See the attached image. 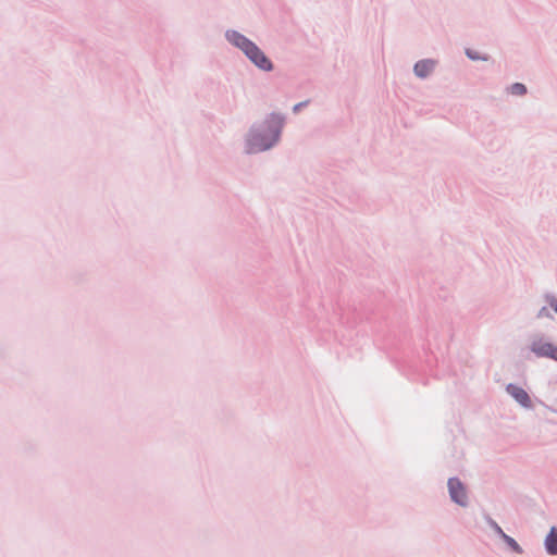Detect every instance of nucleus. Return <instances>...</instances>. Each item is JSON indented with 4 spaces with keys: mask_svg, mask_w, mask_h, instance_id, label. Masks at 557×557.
<instances>
[{
    "mask_svg": "<svg viewBox=\"0 0 557 557\" xmlns=\"http://www.w3.org/2000/svg\"><path fill=\"white\" fill-rule=\"evenodd\" d=\"M277 139V135L270 141H265L263 140L262 138H260V136L258 134H251L249 140H248V152L249 153H255V152H259V151H263V150H267L269 148H271L274 144V141H276Z\"/></svg>",
    "mask_w": 557,
    "mask_h": 557,
    "instance_id": "7ed1b4c3",
    "label": "nucleus"
},
{
    "mask_svg": "<svg viewBox=\"0 0 557 557\" xmlns=\"http://www.w3.org/2000/svg\"><path fill=\"white\" fill-rule=\"evenodd\" d=\"M496 531H497V533L500 534L502 537H503V534H505L504 531L498 525H496Z\"/></svg>",
    "mask_w": 557,
    "mask_h": 557,
    "instance_id": "f8f14e48",
    "label": "nucleus"
},
{
    "mask_svg": "<svg viewBox=\"0 0 557 557\" xmlns=\"http://www.w3.org/2000/svg\"><path fill=\"white\" fill-rule=\"evenodd\" d=\"M510 91L512 95L521 96L527 92V88L523 84L515 83L513 85H511Z\"/></svg>",
    "mask_w": 557,
    "mask_h": 557,
    "instance_id": "6e6552de",
    "label": "nucleus"
},
{
    "mask_svg": "<svg viewBox=\"0 0 557 557\" xmlns=\"http://www.w3.org/2000/svg\"><path fill=\"white\" fill-rule=\"evenodd\" d=\"M552 359L557 361V347L555 348V351H554V354L552 356Z\"/></svg>",
    "mask_w": 557,
    "mask_h": 557,
    "instance_id": "4468645a",
    "label": "nucleus"
},
{
    "mask_svg": "<svg viewBox=\"0 0 557 557\" xmlns=\"http://www.w3.org/2000/svg\"><path fill=\"white\" fill-rule=\"evenodd\" d=\"M467 55L472 59V60H479L480 57L475 53V52H472L471 50H467Z\"/></svg>",
    "mask_w": 557,
    "mask_h": 557,
    "instance_id": "9d476101",
    "label": "nucleus"
},
{
    "mask_svg": "<svg viewBox=\"0 0 557 557\" xmlns=\"http://www.w3.org/2000/svg\"><path fill=\"white\" fill-rule=\"evenodd\" d=\"M435 63L431 60H422L416 63L414 73L419 77H426L434 69Z\"/></svg>",
    "mask_w": 557,
    "mask_h": 557,
    "instance_id": "423d86ee",
    "label": "nucleus"
},
{
    "mask_svg": "<svg viewBox=\"0 0 557 557\" xmlns=\"http://www.w3.org/2000/svg\"><path fill=\"white\" fill-rule=\"evenodd\" d=\"M506 389L521 406L527 408L531 406L530 397L523 388L509 384Z\"/></svg>",
    "mask_w": 557,
    "mask_h": 557,
    "instance_id": "39448f33",
    "label": "nucleus"
},
{
    "mask_svg": "<svg viewBox=\"0 0 557 557\" xmlns=\"http://www.w3.org/2000/svg\"><path fill=\"white\" fill-rule=\"evenodd\" d=\"M302 106V103H298L295 106L294 110L297 111L300 107Z\"/></svg>",
    "mask_w": 557,
    "mask_h": 557,
    "instance_id": "2eb2a0df",
    "label": "nucleus"
},
{
    "mask_svg": "<svg viewBox=\"0 0 557 557\" xmlns=\"http://www.w3.org/2000/svg\"><path fill=\"white\" fill-rule=\"evenodd\" d=\"M555 346L550 343L544 342L542 339H536L532 342L531 350L539 357H548L552 358Z\"/></svg>",
    "mask_w": 557,
    "mask_h": 557,
    "instance_id": "20e7f679",
    "label": "nucleus"
},
{
    "mask_svg": "<svg viewBox=\"0 0 557 557\" xmlns=\"http://www.w3.org/2000/svg\"><path fill=\"white\" fill-rule=\"evenodd\" d=\"M503 539L515 552H517V553L522 552L519 544L512 537L508 536L507 534H503Z\"/></svg>",
    "mask_w": 557,
    "mask_h": 557,
    "instance_id": "1a4fd4ad",
    "label": "nucleus"
},
{
    "mask_svg": "<svg viewBox=\"0 0 557 557\" xmlns=\"http://www.w3.org/2000/svg\"><path fill=\"white\" fill-rule=\"evenodd\" d=\"M546 314V309L543 308L540 312H539V317H543Z\"/></svg>",
    "mask_w": 557,
    "mask_h": 557,
    "instance_id": "ddd939ff",
    "label": "nucleus"
},
{
    "mask_svg": "<svg viewBox=\"0 0 557 557\" xmlns=\"http://www.w3.org/2000/svg\"><path fill=\"white\" fill-rule=\"evenodd\" d=\"M448 490L451 499L461 505L465 506L467 504V492L463 486V484L458 479H449L448 481Z\"/></svg>",
    "mask_w": 557,
    "mask_h": 557,
    "instance_id": "f03ea898",
    "label": "nucleus"
},
{
    "mask_svg": "<svg viewBox=\"0 0 557 557\" xmlns=\"http://www.w3.org/2000/svg\"><path fill=\"white\" fill-rule=\"evenodd\" d=\"M227 39L240 48L245 54L260 69L264 71L272 70L271 61L264 53L249 39L237 32L227 33Z\"/></svg>",
    "mask_w": 557,
    "mask_h": 557,
    "instance_id": "f257e3e1",
    "label": "nucleus"
},
{
    "mask_svg": "<svg viewBox=\"0 0 557 557\" xmlns=\"http://www.w3.org/2000/svg\"><path fill=\"white\" fill-rule=\"evenodd\" d=\"M550 306H552V308H553V309L556 311V313H557V300H556V299H552V300H550Z\"/></svg>",
    "mask_w": 557,
    "mask_h": 557,
    "instance_id": "9b49d317",
    "label": "nucleus"
},
{
    "mask_svg": "<svg viewBox=\"0 0 557 557\" xmlns=\"http://www.w3.org/2000/svg\"><path fill=\"white\" fill-rule=\"evenodd\" d=\"M545 547L550 555L557 554V529L555 527L550 529L545 539Z\"/></svg>",
    "mask_w": 557,
    "mask_h": 557,
    "instance_id": "0eeeda50",
    "label": "nucleus"
}]
</instances>
